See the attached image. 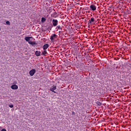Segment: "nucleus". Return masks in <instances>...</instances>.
Instances as JSON below:
<instances>
[{
	"instance_id": "1",
	"label": "nucleus",
	"mask_w": 131,
	"mask_h": 131,
	"mask_svg": "<svg viewBox=\"0 0 131 131\" xmlns=\"http://www.w3.org/2000/svg\"><path fill=\"white\" fill-rule=\"evenodd\" d=\"M58 20L57 19H53L52 20V25H51V26L49 27L50 30H52V28H53V26H54V27H56V26H57V25H58Z\"/></svg>"
},
{
	"instance_id": "2",
	"label": "nucleus",
	"mask_w": 131,
	"mask_h": 131,
	"mask_svg": "<svg viewBox=\"0 0 131 131\" xmlns=\"http://www.w3.org/2000/svg\"><path fill=\"white\" fill-rule=\"evenodd\" d=\"M36 72V70L35 69H33L29 72V74L30 76H33L34 74H35V73Z\"/></svg>"
},
{
	"instance_id": "3",
	"label": "nucleus",
	"mask_w": 131,
	"mask_h": 131,
	"mask_svg": "<svg viewBox=\"0 0 131 131\" xmlns=\"http://www.w3.org/2000/svg\"><path fill=\"white\" fill-rule=\"evenodd\" d=\"M56 89H57V86L52 85L51 87L50 91V92H52L53 93H54L55 94H56V93L55 92V90H56Z\"/></svg>"
},
{
	"instance_id": "4",
	"label": "nucleus",
	"mask_w": 131,
	"mask_h": 131,
	"mask_svg": "<svg viewBox=\"0 0 131 131\" xmlns=\"http://www.w3.org/2000/svg\"><path fill=\"white\" fill-rule=\"evenodd\" d=\"M90 9L92 11H96L97 10V7L95 6L94 5L92 4L90 6Z\"/></svg>"
},
{
	"instance_id": "5",
	"label": "nucleus",
	"mask_w": 131,
	"mask_h": 131,
	"mask_svg": "<svg viewBox=\"0 0 131 131\" xmlns=\"http://www.w3.org/2000/svg\"><path fill=\"white\" fill-rule=\"evenodd\" d=\"M41 54V52L39 51H36L35 52V56H36V57H39Z\"/></svg>"
},
{
	"instance_id": "6",
	"label": "nucleus",
	"mask_w": 131,
	"mask_h": 131,
	"mask_svg": "<svg viewBox=\"0 0 131 131\" xmlns=\"http://www.w3.org/2000/svg\"><path fill=\"white\" fill-rule=\"evenodd\" d=\"M11 88L12 90H18V86L16 84L11 85Z\"/></svg>"
},
{
	"instance_id": "7",
	"label": "nucleus",
	"mask_w": 131,
	"mask_h": 131,
	"mask_svg": "<svg viewBox=\"0 0 131 131\" xmlns=\"http://www.w3.org/2000/svg\"><path fill=\"white\" fill-rule=\"evenodd\" d=\"M31 38H32V37H25V40L28 41V43H29V41H30Z\"/></svg>"
},
{
	"instance_id": "8",
	"label": "nucleus",
	"mask_w": 131,
	"mask_h": 131,
	"mask_svg": "<svg viewBox=\"0 0 131 131\" xmlns=\"http://www.w3.org/2000/svg\"><path fill=\"white\" fill-rule=\"evenodd\" d=\"M56 37H57V35H56V34H54L53 35L51 36L50 39L51 41L54 40V39L56 38Z\"/></svg>"
},
{
	"instance_id": "9",
	"label": "nucleus",
	"mask_w": 131,
	"mask_h": 131,
	"mask_svg": "<svg viewBox=\"0 0 131 131\" xmlns=\"http://www.w3.org/2000/svg\"><path fill=\"white\" fill-rule=\"evenodd\" d=\"M49 47H50V45H49V44H45L43 46V50H47V49H48V48H49Z\"/></svg>"
},
{
	"instance_id": "10",
	"label": "nucleus",
	"mask_w": 131,
	"mask_h": 131,
	"mask_svg": "<svg viewBox=\"0 0 131 131\" xmlns=\"http://www.w3.org/2000/svg\"><path fill=\"white\" fill-rule=\"evenodd\" d=\"M95 21V18L94 17H92L89 20V22L91 24L93 23Z\"/></svg>"
},
{
	"instance_id": "11",
	"label": "nucleus",
	"mask_w": 131,
	"mask_h": 131,
	"mask_svg": "<svg viewBox=\"0 0 131 131\" xmlns=\"http://www.w3.org/2000/svg\"><path fill=\"white\" fill-rule=\"evenodd\" d=\"M42 55L43 56H46V55H48V52H47V50H44L43 52H42Z\"/></svg>"
},
{
	"instance_id": "12",
	"label": "nucleus",
	"mask_w": 131,
	"mask_h": 131,
	"mask_svg": "<svg viewBox=\"0 0 131 131\" xmlns=\"http://www.w3.org/2000/svg\"><path fill=\"white\" fill-rule=\"evenodd\" d=\"M29 43L30 45H31V46H33L34 45H36V42L35 41L32 42V41H29Z\"/></svg>"
},
{
	"instance_id": "13",
	"label": "nucleus",
	"mask_w": 131,
	"mask_h": 131,
	"mask_svg": "<svg viewBox=\"0 0 131 131\" xmlns=\"http://www.w3.org/2000/svg\"><path fill=\"white\" fill-rule=\"evenodd\" d=\"M56 29H58V30H62V27L61 26L58 25L56 27Z\"/></svg>"
},
{
	"instance_id": "14",
	"label": "nucleus",
	"mask_w": 131,
	"mask_h": 131,
	"mask_svg": "<svg viewBox=\"0 0 131 131\" xmlns=\"http://www.w3.org/2000/svg\"><path fill=\"white\" fill-rule=\"evenodd\" d=\"M46 20H47V19L46 18V17H42L41 21L42 23H43L44 22H46Z\"/></svg>"
},
{
	"instance_id": "15",
	"label": "nucleus",
	"mask_w": 131,
	"mask_h": 131,
	"mask_svg": "<svg viewBox=\"0 0 131 131\" xmlns=\"http://www.w3.org/2000/svg\"><path fill=\"white\" fill-rule=\"evenodd\" d=\"M96 104H97V106H102V103L100 102L99 101H97Z\"/></svg>"
},
{
	"instance_id": "16",
	"label": "nucleus",
	"mask_w": 131,
	"mask_h": 131,
	"mask_svg": "<svg viewBox=\"0 0 131 131\" xmlns=\"http://www.w3.org/2000/svg\"><path fill=\"white\" fill-rule=\"evenodd\" d=\"M6 24H7V25H11V23H10V21H9V20H7V21H6Z\"/></svg>"
},
{
	"instance_id": "17",
	"label": "nucleus",
	"mask_w": 131,
	"mask_h": 131,
	"mask_svg": "<svg viewBox=\"0 0 131 131\" xmlns=\"http://www.w3.org/2000/svg\"><path fill=\"white\" fill-rule=\"evenodd\" d=\"M9 107L10 108H13V107H14V105L13 104L9 105Z\"/></svg>"
},
{
	"instance_id": "18",
	"label": "nucleus",
	"mask_w": 131,
	"mask_h": 131,
	"mask_svg": "<svg viewBox=\"0 0 131 131\" xmlns=\"http://www.w3.org/2000/svg\"><path fill=\"white\" fill-rule=\"evenodd\" d=\"M72 115H75V112H74V111H72Z\"/></svg>"
},
{
	"instance_id": "19",
	"label": "nucleus",
	"mask_w": 131,
	"mask_h": 131,
	"mask_svg": "<svg viewBox=\"0 0 131 131\" xmlns=\"http://www.w3.org/2000/svg\"><path fill=\"white\" fill-rule=\"evenodd\" d=\"M1 131H7V130L5 128H3L1 130Z\"/></svg>"
},
{
	"instance_id": "20",
	"label": "nucleus",
	"mask_w": 131,
	"mask_h": 131,
	"mask_svg": "<svg viewBox=\"0 0 131 131\" xmlns=\"http://www.w3.org/2000/svg\"><path fill=\"white\" fill-rule=\"evenodd\" d=\"M0 31H1V28H0Z\"/></svg>"
}]
</instances>
